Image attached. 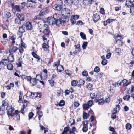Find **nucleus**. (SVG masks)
<instances>
[{
  "instance_id": "f257e3e1",
  "label": "nucleus",
  "mask_w": 134,
  "mask_h": 134,
  "mask_svg": "<svg viewBox=\"0 0 134 134\" xmlns=\"http://www.w3.org/2000/svg\"><path fill=\"white\" fill-rule=\"evenodd\" d=\"M43 28L44 30L43 31V32L44 34L43 38L44 41L45 42V40H47V38H46V37H48L49 36L50 31L49 30V26L46 24L44 25Z\"/></svg>"
},
{
  "instance_id": "412c9836",
  "label": "nucleus",
  "mask_w": 134,
  "mask_h": 134,
  "mask_svg": "<svg viewBox=\"0 0 134 134\" xmlns=\"http://www.w3.org/2000/svg\"><path fill=\"white\" fill-rule=\"evenodd\" d=\"M127 80L126 79H124L121 82H120V83L121 85H122L124 86H126L128 85V84H127Z\"/></svg>"
},
{
  "instance_id": "69168bd1",
  "label": "nucleus",
  "mask_w": 134,
  "mask_h": 134,
  "mask_svg": "<svg viewBox=\"0 0 134 134\" xmlns=\"http://www.w3.org/2000/svg\"><path fill=\"white\" fill-rule=\"evenodd\" d=\"M4 68V66L3 65L2 62H0V69L3 70Z\"/></svg>"
},
{
  "instance_id": "7c9ffc66",
  "label": "nucleus",
  "mask_w": 134,
  "mask_h": 134,
  "mask_svg": "<svg viewBox=\"0 0 134 134\" xmlns=\"http://www.w3.org/2000/svg\"><path fill=\"white\" fill-rule=\"evenodd\" d=\"M116 43L118 44L119 46H122L123 44V43L122 41L121 40L118 39V40H116Z\"/></svg>"
},
{
  "instance_id": "a878e982",
  "label": "nucleus",
  "mask_w": 134,
  "mask_h": 134,
  "mask_svg": "<svg viewBox=\"0 0 134 134\" xmlns=\"http://www.w3.org/2000/svg\"><path fill=\"white\" fill-rule=\"evenodd\" d=\"M5 17L7 18H9L11 17V14L9 12H5L4 13Z\"/></svg>"
},
{
  "instance_id": "39448f33",
  "label": "nucleus",
  "mask_w": 134,
  "mask_h": 134,
  "mask_svg": "<svg viewBox=\"0 0 134 134\" xmlns=\"http://www.w3.org/2000/svg\"><path fill=\"white\" fill-rule=\"evenodd\" d=\"M48 23L50 25H53L56 24V20L52 17H48L47 19Z\"/></svg>"
},
{
  "instance_id": "5701e85b",
  "label": "nucleus",
  "mask_w": 134,
  "mask_h": 134,
  "mask_svg": "<svg viewBox=\"0 0 134 134\" xmlns=\"http://www.w3.org/2000/svg\"><path fill=\"white\" fill-rule=\"evenodd\" d=\"M57 69L58 71L60 72L63 70V68L62 65H59L57 66Z\"/></svg>"
},
{
  "instance_id": "bf43d9fd",
  "label": "nucleus",
  "mask_w": 134,
  "mask_h": 134,
  "mask_svg": "<svg viewBox=\"0 0 134 134\" xmlns=\"http://www.w3.org/2000/svg\"><path fill=\"white\" fill-rule=\"evenodd\" d=\"M79 17V16L78 15H74L71 16V18L74 20L77 19Z\"/></svg>"
},
{
  "instance_id": "72a5a7b5",
  "label": "nucleus",
  "mask_w": 134,
  "mask_h": 134,
  "mask_svg": "<svg viewBox=\"0 0 134 134\" xmlns=\"http://www.w3.org/2000/svg\"><path fill=\"white\" fill-rule=\"evenodd\" d=\"M32 54L33 56L35 58L38 59V60H40V58H39V56L36 54L34 52H32Z\"/></svg>"
},
{
  "instance_id": "0eeeda50",
  "label": "nucleus",
  "mask_w": 134,
  "mask_h": 134,
  "mask_svg": "<svg viewBox=\"0 0 134 134\" xmlns=\"http://www.w3.org/2000/svg\"><path fill=\"white\" fill-rule=\"evenodd\" d=\"M92 0H83L82 2L83 5L85 7L90 6L92 4Z\"/></svg>"
},
{
  "instance_id": "13d9d810",
  "label": "nucleus",
  "mask_w": 134,
  "mask_h": 134,
  "mask_svg": "<svg viewBox=\"0 0 134 134\" xmlns=\"http://www.w3.org/2000/svg\"><path fill=\"white\" fill-rule=\"evenodd\" d=\"M49 82L51 84V86H53L54 85V81L52 80L51 79L50 80H48Z\"/></svg>"
},
{
  "instance_id": "4468645a",
  "label": "nucleus",
  "mask_w": 134,
  "mask_h": 134,
  "mask_svg": "<svg viewBox=\"0 0 134 134\" xmlns=\"http://www.w3.org/2000/svg\"><path fill=\"white\" fill-rule=\"evenodd\" d=\"M53 8L57 11H60L62 8V6L55 4L53 6Z\"/></svg>"
},
{
  "instance_id": "7ed1b4c3",
  "label": "nucleus",
  "mask_w": 134,
  "mask_h": 134,
  "mask_svg": "<svg viewBox=\"0 0 134 134\" xmlns=\"http://www.w3.org/2000/svg\"><path fill=\"white\" fill-rule=\"evenodd\" d=\"M71 11L68 8H65L63 9L62 11V13L63 15L68 17L70 16Z\"/></svg>"
},
{
  "instance_id": "4be33fe9",
  "label": "nucleus",
  "mask_w": 134,
  "mask_h": 134,
  "mask_svg": "<svg viewBox=\"0 0 134 134\" xmlns=\"http://www.w3.org/2000/svg\"><path fill=\"white\" fill-rule=\"evenodd\" d=\"M21 77L23 79H25L27 80L28 81H30L32 78L30 76H26L25 75H23L22 76H21Z\"/></svg>"
},
{
  "instance_id": "f03ea898",
  "label": "nucleus",
  "mask_w": 134,
  "mask_h": 134,
  "mask_svg": "<svg viewBox=\"0 0 134 134\" xmlns=\"http://www.w3.org/2000/svg\"><path fill=\"white\" fill-rule=\"evenodd\" d=\"M6 109L7 111V114L8 116H10L13 117L14 115V113H13L14 109L11 106L8 105L6 107Z\"/></svg>"
},
{
  "instance_id": "3c124183",
  "label": "nucleus",
  "mask_w": 134,
  "mask_h": 134,
  "mask_svg": "<svg viewBox=\"0 0 134 134\" xmlns=\"http://www.w3.org/2000/svg\"><path fill=\"white\" fill-rule=\"evenodd\" d=\"M93 103V100H91L88 101L87 104L90 107H91Z\"/></svg>"
},
{
  "instance_id": "4c0bfd02",
  "label": "nucleus",
  "mask_w": 134,
  "mask_h": 134,
  "mask_svg": "<svg viewBox=\"0 0 134 134\" xmlns=\"http://www.w3.org/2000/svg\"><path fill=\"white\" fill-rule=\"evenodd\" d=\"M131 93H132L131 96L133 97V99H134V86H132Z\"/></svg>"
},
{
  "instance_id": "8fccbe9b",
  "label": "nucleus",
  "mask_w": 134,
  "mask_h": 134,
  "mask_svg": "<svg viewBox=\"0 0 134 134\" xmlns=\"http://www.w3.org/2000/svg\"><path fill=\"white\" fill-rule=\"evenodd\" d=\"M19 100L18 101V102L19 103H21L23 101L22 100V95L21 92L20 93V95H19Z\"/></svg>"
},
{
  "instance_id": "58836bf2",
  "label": "nucleus",
  "mask_w": 134,
  "mask_h": 134,
  "mask_svg": "<svg viewBox=\"0 0 134 134\" xmlns=\"http://www.w3.org/2000/svg\"><path fill=\"white\" fill-rule=\"evenodd\" d=\"M80 34L82 38L83 39H86V36L85 34L81 32L80 33Z\"/></svg>"
},
{
  "instance_id": "de8ad7c7",
  "label": "nucleus",
  "mask_w": 134,
  "mask_h": 134,
  "mask_svg": "<svg viewBox=\"0 0 134 134\" xmlns=\"http://www.w3.org/2000/svg\"><path fill=\"white\" fill-rule=\"evenodd\" d=\"M126 129L127 130H130L131 128V125L129 123H127L126 125Z\"/></svg>"
},
{
  "instance_id": "79ce46f5",
  "label": "nucleus",
  "mask_w": 134,
  "mask_h": 134,
  "mask_svg": "<svg viewBox=\"0 0 134 134\" xmlns=\"http://www.w3.org/2000/svg\"><path fill=\"white\" fill-rule=\"evenodd\" d=\"M83 109L85 110H88L90 108V107L87 104H84L83 105Z\"/></svg>"
},
{
  "instance_id": "a19ab883",
  "label": "nucleus",
  "mask_w": 134,
  "mask_h": 134,
  "mask_svg": "<svg viewBox=\"0 0 134 134\" xmlns=\"http://www.w3.org/2000/svg\"><path fill=\"white\" fill-rule=\"evenodd\" d=\"M130 13L131 14L134 15V6H131L130 7Z\"/></svg>"
},
{
  "instance_id": "9b49d317",
  "label": "nucleus",
  "mask_w": 134,
  "mask_h": 134,
  "mask_svg": "<svg viewBox=\"0 0 134 134\" xmlns=\"http://www.w3.org/2000/svg\"><path fill=\"white\" fill-rule=\"evenodd\" d=\"M38 79H36L34 78H31L30 81V83L32 84L33 86L36 85L37 83V81H38Z\"/></svg>"
},
{
  "instance_id": "4d7b16f0",
  "label": "nucleus",
  "mask_w": 134,
  "mask_h": 134,
  "mask_svg": "<svg viewBox=\"0 0 134 134\" xmlns=\"http://www.w3.org/2000/svg\"><path fill=\"white\" fill-rule=\"evenodd\" d=\"M82 74L84 76H87L88 75V73L87 71L84 70L82 72Z\"/></svg>"
},
{
  "instance_id": "a211bd4d",
  "label": "nucleus",
  "mask_w": 134,
  "mask_h": 134,
  "mask_svg": "<svg viewBox=\"0 0 134 134\" xmlns=\"http://www.w3.org/2000/svg\"><path fill=\"white\" fill-rule=\"evenodd\" d=\"M26 28L27 30H30L32 28L31 23L30 22H27L26 24Z\"/></svg>"
},
{
  "instance_id": "6e6552de",
  "label": "nucleus",
  "mask_w": 134,
  "mask_h": 134,
  "mask_svg": "<svg viewBox=\"0 0 134 134\" xmlns=\"http://www.w3.org/2000/svg\"><path fill=\"white\" fill-rule=\"evenodd\" d=\"M125 6H127L128 7H131V6H134V1L132 2L130 0H126Z\"/></svg>"
},
{
  "instance_id": "c9c22d12",
  "label": "nucleus",
  "mask_w": 134,
  "mask_h": 134,
  "mask_svg": "<svg viewBox=\"0 0 134 134\" xmlns=\"http://www.w3.org/2000/svg\"><path fill=\"white\" fill-rule=\"evenodd\" d=\"M24 102H25V103L23 105V109H21L22 113H23V111H24V109L26 107L27 105V102H28V101H26L25 100H24Z\"/></svg>"
},
{
  "instance_id": "603ef678",
  "label": "nucleus",
  "mask_w": 134,
  "mask_h": 134,
  "mask_svg": "<svg viewBox=\"0 0 134 134\" xmlns=\"http://www.w3.org/2000/svg\"><path fill=\"white\" fill-rule=\"evenodd\" d=\"M107 61L106 59H104V60H103L101 62V64L104 65L107 64Z\"/></svg>"
},
{
  "instance_id": "49530a36",
  "label": "nucleus",
  "mask_w": 134,
  "mask_h": 134,
  "mask_svg": "<svg viewBox=\"0 0 134 134\" xmlns=\"http://www.w3.org/2000/svg\"><path fill=\"white\" fill-rule=\"evenodd\" d=\"M14 9L16 10V11L19 12L21 11V10L20 8L19 7L18 5H15L13 7Z\"/></svg>"
},
{
  "instance_id": "6ab92c4d",
  "label": "nucleus",
  "mask_w": 134,
  "mask_h": 134,
  "mask_svg": "<svg viewBox=\"0 0 134 134\" xmlns=\"http://www.w3.org/2000/svg\"><path fill=\"white\" fill-rule=\"evenodd\" d=\"M25 26L24 25L22 27H20L19 28V35H22V33H23L25 31V30L24 28V26L25 27Z\"/></svg>"
},
{
  "instance_id": "cd10ccee",
  "label": "nucleus",
  "mask_w": 134,
  "mask_h": 134,
  "mask_svg": "<svg viewBox=\"0 0 134 134\" xmlns=\"http://www.w3.org/2000/svg\"><path fill=\"white\" fill-rule=\"evenodd\" d=\"M76 49H78V51L79 52H80L81 50L80 47V44H77L76 45H74Z\"/></svg>"
},
{
  "instance_id": "0e129e2a",
  "label": "nucleus",
  "mask_w": 134,
  "mask_h": 134,
  "mask_svg": "<svg viewBox=\"0 0 134 134\" xmlns=\"http://www.w3.org/2000/svg\"><path fill=\"white\" fill-rule=\"evenodd\" d=\"M60 62V61L59 60H58L57 62H55L53 65L54 67L56 66H57L58 65H59Z\"/></svg>"
},
{
  "instance_id": "aec40b11",
  "label": "nucleus",
  "mask_w": 134,
  "mask_h": 134,
  "mask_svg": "<svg viewBox=\"0 0 134 134\" xmlns=\"http://www.w3.org/2000/svg\"><path fill=\"white\" fill-rule=\"evenodd\" d=\"M1 62H2L4 67L8 65L9 62L7 59H4L2 60Z\"/></svg>"
},
{
  "instance_id": "f8f14e48",
  "label": "nucleus",
  "mask_w": 134,
  "mask_h": 134,
  "mask_svg": "<svg viewBox=\"0 0 134 134\" xmlns=\"http://www.w3.org/2000/svg\"><path fill=\"white\" fill-rule=\"evenodd\" d=\"M7 60H8V62H12L14 61V55H13V54H10Z\"/></svg>"
},
{
  "instance_id": "c85d7f7f",
  "label": "nucleus",
  "mask_w": 134,
  "mask_h": 134,
  "mask_svg": "<svg viewBox=\"0 0 134 134\" xmlns=\"http://www.w3.org/2000/svg\"><path fill=\"white\" fill-rule=\"evenodd\" d=\"M96 99L97 100H98L97 99L98 97H97V95L96 96V94L95 93H91L90 94V97H91V98L92 99H94L96 97Z\"/></svg>"
},
{
  "instance_id": "2eb2a0df",
  "label": "nucleus",
  "mask_w": 134,
  "mask_h": 134,
  "mask_svg": "<svg viewBox=\"0 0 134 134\" xmlns=\"http://www.w3.org/2000/svg\"><path fill=\"white\" fill-rule=\"evenodd\" d=\"M16 39V38L14 36H11L10 37V41L11 42V43L12 44V45H14V44L15 43V40Z\"/></svg>"
},
{
  "instance_id": "5fc2aeb1",
  "label": "nucleus",
  "mask_w": 134,
  "mask_h": 134,
  "mask_svg": "<svg viewBox=\"0 0 134 134\" xmlns=\"http://www.w3.org/2000/svg\"><path fill=\"white\" fill-rule=\"evenodd\" d=\"M79 82L81 85H83L85 82V81L82 79H80L79 80Z\"/></svg>"
},
{
  "instance_id": "bb28decb",
  "label": "nucleus",
  "mask_w": 134,
  "mask_h": 134,
  "mask_svg": "<svg viewBox=\"0 0 134 134\" xmlns=\"http://www.w3.org/2000/svg\"><path fill=\"white\" fill-rule=\"evenodd\" d=\"M130 98V96L128 95H126L124 96L123 99L125 100L128 101Z\"/></svg>"
},
{
  "instance_id": "f3484780",
  "label": "nucleus",
  "mask_w": 134,
  "mask_h": 134,
  "mask_svg": "<svg viewBox=\"0 0 134 134\" xmlns=\"http://www.w3.org/2000/svg\"><path fill=\"white\" fill-rule=\"evenodd\" d=\"M39 97L40 98L41 97V95L40 93H31L30 97L31 98H32L34 97Z\"/></svg>"
},
{
  "instance_id": "c03bdc74",
  "label": "nucleus",
  "mask_w": 134,
  "mask_h": 134,
  "mask_svg": "<svg viewBox=\"0 0 134 134\" xmlns=\"http://www.w3.org/2000/svg\"><path fill=\"white\" fill-rule=\"evenodd\" d=\"M98 104L100 105H103L104 102V101L102 99H100L98 100Z\"/></svg>"
},
{
  "instance_id": "20e7f679",
  "label": "nucleus",
  "mask_w": 134,
  "mask_h": 134,
  "mask_svg": "<svg viewBox=\"0 0 134 134\" xmlns=\"http://www.w3.org/2000/svg\"><path fill=\"white\" fill-rule=\"evenodd\" d=\"M27 7H34L36 4L35 0H27Z\"/></svg>"
},
{
  "instance_id": "680f3d73",
  "label": "nucleus",
  "mask_w": 134,
  "mask_h": 134,
  "mask_svg": "<svg viewBox=\"0 0 134 134\" xmlns=\"http://www.w3.org/2000/svg\"><path fill=\"white\" fill-rule=\"evenodd\" d=\"M21 46L24 47V48H26V44L22 40H21Z\"/></svg>"
},
{
  "instance_id": "6e6d98bb",
  "label": "nucleus",
  "mask_w": 134,
  "mask_h": 134,
  "mask_svg": "<svg viewBox=\"0 0 134 134\" xmlns=\"http://www.w3.org/2000/svg\"><path fill=\"white\" fill-rule=\"evenodd\" d=\"M93 85L90 83H89L87 85V87L89 90H91V88L93 87Z\"/></svg>"
},
{
  "instance_id": "09e8293b",
  "label": "nucleus",
  "mask_w": 134,
  "mask_h": 134,
  "mask_svg": "<svg viewBox=\"0 0 134 134\" xmlns=\"http://www.w3.org/2000/svg\"><path fill=\"white\" fill-rule=\"evenodd\" d=\"M99 68L97 66H96L94 69V71L96 72H98L100 71Z\"/></svg>"
},
{
  "instance_id": "393cba45",
  "label": "nucleus",
  "mask_w": 134,
  "mask_h": 134,
  "mask_svg": "<svg viewBox=\"0 0 134 134\" xmlns=\"http://www.w3.org/2000/svg\"><path fill=\"white\" fill-rule=\"evenodd\" d=\"M76 131V129L75 127H73L72 129H70L69 130V134H72L73 133L75 134V133L74 132Z\"/></svg>"
},
{
  "instance_id": "e433bc0d",
  "label": "nucleus",
  "mask_w": 134,
  "mask_h": 134,
  "mask_svg": "<svg viewBox=\"0 0 134 134\" xmlns=\"http://www.w3.org/2000/svg\"><path fill=\"white\" fill-rule=\"evenodd\" d=\"M78 83V82L74 80L71 82V85L73 86H76Z\"/></svg>"
},
{
  "instance_id": "2f4dec72",
  "label": "nucleus",
  "mask_w": 134,
  "mask_h": 134,
  "mask_svg": "<svg viewBox=\"0 0 134 134\" xmlns=\"http://www.w3.org/2000/svg\"><path fill=\"white\" fill-rule=\"evenodd\" d=\"M89 116L88 114L87 113L85 112H83V117L84 119H87Z\"/></svg>"
},
{
  "instance_id": "9d476101",
  "label": "nucleus",
  "mask_w": 134,
  "mask_h": 134,
  "mask_svg": "<svg viewBox=\"0 0 134 134\" xmlns=\"http://www.w3.org/2000/svg\"><path fill=\"white\" fill-rule=\"evenodd\" d=\"M17 18L20 21H22L24 20V15L18 13L16 15Z\"/></svg>"
},
{
  "instance_id": "c756f323",
  "label": "nucleus",
  "mask_w": 134,
  "mask_h": 134,
  "mask_svg": "<svg viewBox=\"0 0 134 134\" xmlns=\"http://www.w3.org/2000/svg\"><path fill=\"white\" fill-rule=\"evenodd\" d=\"M70 128L68 127H65L64 129V132H62L61 134H64V133H66L69 131V132Z\"/></svg>"
},
{
  "instance_id": "338daca9",
  "label": "nucleus",
  "mask_w": 134,
  "mask_h": 134,
  "mask_svg": "<svg viewBox=\"0 0 134 134\" xmlns=\"http://www.w3.org/2000/svg\"><path fill=\"white\" fill-rule=\"evenodd\" d=\"M111 55V53H107L106 55V58L107 59H109L110 58V56Z\"/></svg>"
},
{
  "instance_id": "b1692460",
  "label": "nucleus",
  "mask_w": 134,
  "mask_h": 134,
  "mask_svg": "<svg viewBox=\"0 0 134 134\" xmlns=\"http://www.w3.org/2000/svg\"><path fill=\"white\" fill-rule=\"evenodd\" d=\"M61 24L62 26H64V24L66 23V19L63 18H60Z\"/></svg>"
},
{
  "instance_id": "423d86ee",
  "label": "nucleus",
  "mask_w": 134,
  "mask_h": 134,
  "mask_svg": "<svg viewBox=\"0 0 134 134\" xmlns=\"http://www.w3.org/2000/svg\"><path fill=\"white\" fill-rule=\"evenodd\" d=\"M18 50L17 47L12 45L11 47L9 49V51L10 54H13L15 53Z\"/></svg>"
},
{
  "instance_id": "ddd939ff",
  "label": "nucleus",
  "mask_w": 134,
  "mask_h": 134,
  "mask_svg": "<svg viewBox=\"0 0 134 134\" xmlns=\"http://www.w3.org/2000/svg\"><path fill=\"white\" fill-rule=\"evenodd\" d=\"M93 20L95 22H96L100 19L99 15L97 14H94L93 16Z\"/></svg>"
},
{
  "instance_id": "774afa93",
  "label": "nucleus",
  "mask_w": 134,
  "mask_h": 134,
  "mask_svg": "<svg viewBox=\"0 0 134 134\" xmlns=\"http://www.w3.org/2000/svg\"><path fill=\"white\" fill-rule=\"evenodd\" d=\"M34 114L32 112L30 113L29 114V118L30 119L34 115Z\"/></svg>"
},
{
  "instance_id": "ea45409f",
  "label": "nucleus",
  "mask_w": 134,
  "mask_h": 134,
  "mask_svg": "<svg viewBox=\"0 0 134 134\" xmlns=\"http://www.w3.org/2000/svg\"><path fill=\"white\" fill-rule=\"evenodd\" d=\"M88 43L87 42H85L83 43L82 45V47L83 50L85 49L86 48V46L87 45Z\"/></svg>"
},
{
  "instance_id": "864d4df0",
  "label": "nucleus",
  "mask_w": 134,
  "mask_h": 134,
  "mask_svg": "<svg viewBox=\"0 0 134 134\" xmlns=\"http://www.w3.org/2000/svg\"><path fill=\"white\" fill-rule=\"evenodd\" d=\"M65 72L66 74L68 76H70L72 75V72L70 70H65Z\"/></svg>"
},
{
  "instance_id": "a18cd8bd",
  "label": "nucleus",
  "mask_w": 134,
  "mask_h": 134,
  "mask_svg": "<svg viewBox=\"0 0 134 134\" xmlns=\"http://www.w3.org/2000/svg\"><path fill=\"white\" fill-rule=\"evenodd\" d=\"M65 105V102L64 101L62 100L60 101L59 104V106H62L64 105Z\"/></svg>"
},
{
  "instance_id": "e2e57ef3",
  "label": "nucleus",
  "mask_w": 134,
  "mask_h": 134,
  "mask_svg": "<svg viewBox=\"0 0 134 134\" xmlns=\"http://www.w3.org/2000/svg\"><path fill=\"white\" fill-rule=\"evenodd\" d=\"M8 104V103L6 101H4L3 102L2 104V106H4V107L6 108V107H7V105Z\"/></svg>"
},
{
  "instance_id": "f704fd0d",
  "label": "nucleus",
  "mask_w": 134,
  "mask_h": 134,
  "mask_svg": "<svg viewBox=\"0 0 134 134\" xmlns=\"http://www.w3.org/2000/svg\"><path fill=\"white\" fill-rule=\"evenodd\" d=\"M73 0H65L64 2V3L66 4V3H68L69 4L71 5L73 3Z\"/></svg>"
},
{
  "instance_id": "052dcab7",
  "label": "nucleus",
  "mask_w": 134,
  "mask_h": 134,
  "mask_svg": "<svg viewBox=\"0 0 134 134\" xmlns=\"http://www.w3.org/2000/svg\"><path fill=\"white\" fill-rule=\"evenodd\" d=\"M38 113V118L39 120H40V119L41 118V117L43 115V112L41 111L40 112H39Z\"/></svg>"
},
{
  "instance_id": "473e14b6",
  "label": "nucleus",
  "mask_w": 134,
  "mask_h": 134,
  "mask_svg": "<svg viewBox=\"0 0 134 134\" xmlns=\"http://www.w3.org/2000/svg\"><path fill=\"white\" fill-rule=\"evenodd\" d=\"M7 67L8 70H11L13 69V66L11 64H8L7 65Z\"/></svg>"
},
{
  "instance_id": "dca6fc26",
  "label": "nucleus",
  "mask_w": 134,
  "mask_h": 134,
  "mask_svg": "<svg viewBox=\"0 0 134 134\" xmlns=\"http://www.w3.org/2000/svg\"><path fill=\"white\" fill-rule=\"evenodd\" d=\"M6 108L4 106H1L0 108V114H4Z\"/></svg>"
},
{
  "instance_id": "37998d69",
  "label": "nucleus",
  "mask_w": 134,
  "mask_h": 134,
  "mask_svg": "<svg viewBox=\"0 0 134 134\" xmlns=\"http://www.w3.org/2000/svg\"><path fill=\"white\" fill-rule=\"evenodd\" d=\"M63 4V2L62 0H58L57 3L56 5H59L60 6H62Z\"/></svg>"
},
{
  "instance_id": "1a4fd4ad",
  "label": "nucleus",
  "mask_w": 134,
  "mask_h": 134,
  "mask_svg": "<svg viewBox=\"0 0 134 134\" xmlns=\"http://www.w3.org/2000/svg\"><path fill=\"white\" fill-rule=\"evenodd\" d=\"M48 10L46 8H44L41 10L39 14L40 16H42L48 12Z\"/></svg>"
}]
</instances>
